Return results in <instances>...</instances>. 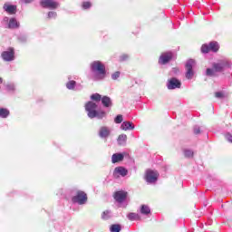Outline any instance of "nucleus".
Returning a JSON list of instances; mask_svg holds the SVG:
<instances>
[{
	"label": "nucleus",
	"instance_id": "1",
	"mask_svg": "<svg viewBox=\"0 0 232 232\" xmlns=\"http://www.w3.org/2000/svg\"><path fill=\"white\" fill-rule=\"evenodd\" d=\"M98 105L93 102H88L85 104V111L89 119H99L102 120L106 117V111L102 110H97Z\"/></svg>",
	"mask_w": 232,
	"mask_h": 232
},
{
	"label": "nucleus",
	"instance_id": "2",
	"mask_svg": "<svg viewBox=\"0 0 232 232\" xmlns=\"http://www.w3.org/2000/svg\"><path fill=\"white\" fill-rule=\"evenodd\" d=\"M95 81H102L106 77V65L101 61H93L90 64Z\"/></svg>",
	"mask_w": 232,
	"mask_h": 232
},
{
	"label": "nucleus",
	"instance_id": "3",
	"mask_svg": "<svg viewBox=\"0 0 232 232\" xmlns=\"http://www.w3.org/2000/svg\"><path fill=\"white\" fill-rule=\"evenodd\" d=\"M196 62L193 59H189L185 65L186 68V74L185 77L188 81H191L193 79V76L195 75V71H193V68H195Z\"/></svg>",
	"mask_w": 232,
	"mask_h": 232
},
{
	"label": "nucleus",
	"instance_id": "4",
	"mask_svg": "<svg viewBox=\"0 0 232 232\" xmlns=\"http://www.w3.org/2000/svg\"><path fill=\"white\" fill-rule=\"evenodd\" d=\"M72 200L73 204H79L80 206H82L83 204H86L88 196H86V193L83 191H78L76 196L72 197Z\"/></svg>",
	"mask_w": 232,
	"mask_h": 232
},
{
	"label": "nucleus",
	"instance_id": "5",
	"mask_svg": "<svg viewBox=\"0 0 232 232\" xmlns=\"http://www.w3.org/2000/svg\"><path fill=\"white\" fill-rule=\"evenodd\" d=\"M145 180L148 182V184H155V182L159 180V172L151 169L147 170Z\"/></svg>",
	"mask_w": 232,
	"mask_h": 232
},
{
	"label": "nucleus",
	"instance_id": "6",
	"mask_svg": "<svg viewBox=\"0 0 232 232\" xmlns=\"http://www.w3.org/2000/svg\"><path fill=\"white\" fill-rule=\"evenodd\" d=\"M40 6L42 8H48L49 10H57L58 6H61L59 2L53 0H41Z\"/></svg>",
	"mask_w": 232,
	"mask_h": 232
},
{
	"label": "nucleus",
	"instance_id": "7",
	"mask_svg": "<svg viewBox=\"0 0 232 232\" xmlns=\"http://www.w3.org/2000/svg\"><path fill=\"white\" fill-rule=\"evenodd\" d=\"M231 64L227 60L219 61L218 63H214L212 68H214L216 73L218 72H224L226 68H230Z\"/></svg>",
	"mask_w": 232,
	"mask_h": 232
},
{
	"label": "nucleus",
	"instance_id": "8",
	"mask_svg": "<svg viewBox=\"0 0 232 232\" xmlns=\"http://www.w3.org/2000/svg\"><path fill=\"white\" fill-rule=\"evenodd\" d=\"M1 57L5 63L14 61L15 59V52L14 51V48H9L7 51H4Z\"/></svg>",
	"mask_w": 232,
	"mask_h": 232
},
{
	"label": "nucleus",
	"instance_id": "9",
	"mask_svg": "<svg viewBox=\"0 0 232 232\" xmlns=\"http://www.w3.org/2000/svg\"><path fill=\"white\" fill-rule=\"evenodd\" d=\"M181 86H182V82H180V80H179L175 77L169 79L167 82L168 90L180 89Z\"/></svg>",
	"mask_w": 232,
	"mask_h": 232
},
{
	"label": "nucleus",
	"instance_id": "10",
	"mask_svg": "<svg viewBox=\"0 0 232 232\" xmlns=\"http://www.w3.org/2000/svg\"><path fill=\"white\" fill-rule=\"evenodd\" d=\"M127 198L128 192L124 190L117 191L114 194V199L116 200V202H118V204H122V202H124V200H126Z\"/></svg>",
	"mask_w": 232,
	"mask_h": 232
},
{
	"label": "nucleus",
	"instance_id": "11",
	"mask_svg": "<svg viewBox=\"0 0 232 232\" xmlns=\"http://www.w3.org/2000/svg\"><path fill=\"white\" fill-rule=\"evenodd\" d=\"M173 59V53L168 52V53H163L160 56L159 63L160 64H168L169 61Z\"/></svg>",
	"mask_w": 232,
	"mask_h": 232
},
{
	"label": "nucleus",
	"instance_id": "12",
	"mask_svg": "<svg viewBox=\"0 0 232 232\" xmlns=\"http://www.w3.org/2000/svg\"><path fill=\"white\" fill-rule=\"evenodd\" d=\"M128 170L124 167H116L113 170V177L119 179V177H126Z\"/></svg>",
	"mask_w": 232,
	"mask_h": 232
},
{
	"label": "nucleus",
	"instance_id": "13",
	"mask_svg": "<svg viewBox=\"0 0 232 232\" xmlns=\"http://www.w3.org/2000/svg\"><path fill=\"white\" fill-rule=\"evenodd\" d=\"M3 8L6 14H9V15H14L17 13V5H10L8 3H5L3 5Z\"/></svg>",
	"mask_w": 232,
	"mask_h": 232
},
{
	"label": "nucleus",
	"instance_id": "14",
	"mask_svg": "<svg viewBox=\"0 0 232 232\" xmlns=\"http://www.w3.org/2000/svg\"><path fill=\"white\" fill-rule=\"evenodd\" d=\"M66 88L67 90H74L75 92H80L81 90H82V85L77 84V82L73 80H70L66 83Z\"/></svg>",
	"mask_w": 232,
	"mask_h": 232
},
{
	"label": "nucleus",
	"instance_id": "15",
	"mask_svg": "<svg viewBox=\"0 0 232 232\" xmlns=\"http://www.w3.org/2000/svg\"><path fill=\"white\" fill-rule=\"evenodd\" d=\"M110 133H111V130L109 127L103 126L99 130V137L101 139H108Z\"/></svg>",
	"mask_w": 232,
	"mask_h": 232
},
{
	"label": "nucleus",
	"instance_id": "16",
	"mask_svg": "<svg viewBox=\"0 0 232 232\" xmlns=\"http://www.w3.org/2000/svg\"><path fill=\"white\" fill-rule=\"evenodd\" d=\"M21 26V24L17 21L15 17H11L9 19V24L7 25V28L9 30H17Z\"/></svg>",
	"mask_w": 232,
	"mask_h": 232
},
{
	"label": "nucleus",
	"instance_id": "17",
	"mask_svg": "<svg viewBox=\"0 0 232 232\" xmlns=\"http://www.w3.org/2000/svg\"><path fill=\"white\" fill-rule=\"evenodd\" d=\"M121 130L128 131L130 130H135V125L131 121H123L121 125Z\"/></svg>",
	"mask_w": 232,
	"mask_h": 232
},
{
	"label": "nucleus",
	"instance_id": "18",
	"mask_svg": "<svg viewBox=\"0 0 232 232\" xmlns=\"http://www.w3.org/2000/svg\"><path fill=\"white\" fill-rule=\"evenodd\" d=\"M124 160V154L122 153H114L111 156L112 164H117V162H122Z\"/></svg>",
	"mask_w": 232,
	"mask_h": 232
},
{
	"label": "nucleus",
	"instance_id": "19",
	"mask_svg": "<svg viewBox=\"0 0 232 232\" xmlns=\"http://www.w3.org/2000/svg\"><path fill=\"white\" fill-rule=\"evenodd\" d=\"M117 142L119 146H126V142H128V136L126 134L119 135Z\"/></svg>",
	"mask_w": 232,
	"mask_h": 232
},
{
	"label": "nucleus",
	"instance_id": "20",
	"mask_svg": "<svg viewBox=\"0 0 232 232\" xmlns=\"http://www.w3.org/2000/svg\"><path fill=\"white\" fill-rule=\"evenodd\" d=\"M102 104L104 106V108H111L112 106L111 99L108 96H103L102 98Z\"/></svg>",
	"mask_w": 232,
	"mask_h": 232
},
{
	"label": "nucleus",
	"instance_id": "21",
	"mask_svg": "<svg viewBox=\"0 0 232 232\" xmlns=\"http://www.w3.org/2000/svg\"><path fill=\"white\" fill-rule=\"evenodd\" d=\"M140 213L141 215H150L151 213V209L148 205H141Z\"/></svg>",
	"mask_w": 232,
	"mask_h": 232
},
{
	"label": "nucleus",
	"instance_id": "22",
	"mask_svg": "<svg viewBox=\"0 0 232 232\" xmlns=\"http://www.w3.org/2000/svg\"><path fill=\"white\" fill-rule=\"evenodd\" d=\"M10 115V111L5 108H0V119H7V117Z\"/></svg>",
	"mask_w": 232,
	"mask_h": 232
},
{
	"label": "nucleus",
	"instance_id": "23",
	"mask_svg": "<svg viewBox=\"0 0 232 232\" xmlns=\"http://www.w3.org/2000/svg\"><path fill=\"white\" fill-rule=\"evenodd\" d=\"M208 47L210 52H218V43L217 42H210Z\"/></svg>",
	"mask_w": 232,
	"mask_h": 232
},
{
	"label": "nucleus",
	"instance_id": "24",
	"mask_svg": "<svg viewBox=\"0 0 232 232\" xmlns=\"http://www.w3.org/2000/svg\"><path fill=\"white\" fill-rule=\"evenodd\" d=\"M111 218V211L105 210L102 212V220H110Z\"/></svg>",
	"mask_w": 232,
	"mask_h": 232
},
{
	"label": "nucleus",
	"instance_id": "25",
	"mask_svg": "<svg viewBox=\"0 0 232 232\" xmlns=\"http://www.w3.org/2000/svg\"><path fill=\"white\" fill-rule=\"evenodd\" d=\"M206 75L208 77H215V75H217V71H215V68L212 67L211 68H208L206 71Z\"/></svg>",
	"mask_w": 232,
	"mask_h": 232
},
{
	"label": "nucleus",
	"instance_id": "26",
	"mask_svg": "<svg viewBox=\"0 0 232 232\" xmlns=\"http://www.w3.org/2000/svg\"><path fill=\"white\" fill-rule=\"evenodd\" d=\"M127 218H129V220L130 221H133V220H139L140 217H139V214L130 212L127 215Z\"/></svg>",
	"mask_w": 232,
	"mask_h": 232
},
{
	"label": "nucleus",
	"instance_id": "27",
	"mask_svg": "<svg viewBox=\"0 0 232 232\" xmlns=\"http://www.w3.org/2000/svg\"><path fill=\"white\" fill-rule=\"evenodd\" d=\"M10 24V18L8 16H5L2 21L1 24L4 28H8V24Z\"/></svg>",
	"mask_w": 232,
	"mask_h": 232
},
{
	"label": "nucleus",
	"instance_id": "28",
	"mask_svg": "<svg viewBox=\"0 0 232 232\" xmlns=\"http://www.w3.org/2000/svg\"><path fill=\"white\" fill-rule=\"evenodd\" d=\"M82 10H90V8H92V2H89V1L82 2Z\"/></svg>",
	"mask_w": 232,
	"mask_h": 232
},
{
	"label": "nucleus",
	"instance_id": "29",
	"mask_svg": "<svg viewBox=\"0 0 232 232\" xmlns=\"http://www.w3.org/2000/svg\"><path fill=\"white\" fill-rule=\"evenodd\" d=\"M121 225L119 224L111 225L110 228L111 232H121Z\"/></svg>",
	"mask_w": 232,
	"mask_h": 232
},
{
	"label": "nucleus",
	"instance_id": "30",
	"mask_svg": "<svg viewBox=\"0 0 232 232\" xmlns=\"http://www.w3.org/2000/svg\"><path fill=\"white\" fill-rule=\"evenodd\" d=\"M5 90H7V92H15V84L14 83H7L5 85Z\"/></svg>",
	"mask_w": 232,
	"mask_h": 232
},
{
	"label": "nucleus",
	"instance_id": "31",
	"mask_svg": "<svg viewBox=\"0 0 232 232\" xmlns=\"http://www.w3.org/2000/svg\"><path fill=\"white\" fill-rule=\"evenodd\" d=\"M91 99H92V101H95L96 102H100V101H102V97L99 93H94V94L91 95Z\"/></svg>",
	"mask_w": 232,
	"mask_h": 232
},
{
	"label": "nucleus",
	"instance_id": "32",
	"mask_svg": "<svg viewBox=\"0 0 232 232\" xmlns=\"http://www.w3.org/2000/svg\"><path fill=\"white\" fill-rule=\"evenodd\" d=\"M184 156H185L187 159H191V157H193V150H188V149H186V150H184Z\"/></svg>",
	"mask_w": 232,
	"mask_h": 232
},
{
	"label": "nucleus",
	"instance_id": "33",
	"mask_svg": "<svg viewBox=\"0 0 232 232\" xmlns=\"http://www.w3.org/2000/svg\"><path fill=\"white\" fill-rule=\"evenodd\" d=\"M47 17H48V19H57V12H55V11H50V12L47 14Z\"/></svg>",
	"mask_w": 232,
	"mask_h": 232
},
{
	"label": "nucleus",
	"instance_id": "34",
	"mask_svg": "<svg viewBox=\"0 0 232 232\" xmlns=\"http://www.w3.org/2000/svg\"><path fill=\"white\" fill-rule=\"evenodd\" d=\"M201 52H202V53H209V52H211L210 49H209V45H208L206 44H203L201 46Z\"/></svg>",
	"mask_w": 232,
	"mask_h": 232
},
{
	"label": "nucleus",
	"instance_id": "35",
	"mask_svg": "<svg viewBox=\"0 0 232 232\" xmlns=\"http://www.w3.org/2000/svg\"><path fill=\"white\" fill-rule=\"evenodd\" d=\"M111 77L112 81H117V79H119V77H121V72L117 71V72H113Z\"/></svg>",
	"mask_w": 232,
	"mask_h": 232
},
{
	"label": "nucleus",
	"instance_id": "36",
	"mask_svg": "<svg viewBox=\"0 0 232 232\" xmlns=\"http://www.w3.org/2000/svg\"><path fill=\"white\" fill-rule=\"evenodd\" d=\"M122 121H123V118H122V115H121V114L117 115L114 119V122L116 124H121L122 122Z\"/></svg>",
	"mask_w": 232,
	"mask_h": 232
},
{
	"label": "nucleus",
	"instance_id": "37",
	"mask_svg": "<svg viewBox=\"0 0 232 232\" xmlns=\"http://www.w3.org/2000/svg\"><path fill=\"white\" fill-rule=\"evenodd\" d=\"M18 40L20 41V43H26V41H28V37H26V35H20L18 37Z\"/></svg>",
	"mask_w": 232,
	"mask_h": 232
},
{
	"label": "nucleus",
	"instance_id": "38",
	"mask_svg": "<svg viewBox=\"0 0 232 232\" xmlns=\"http://www.w3.org/2000/svg\"><path fill=\"white\" fill-rule=\"evenodd\" d=\"M130 59V56L128 54H122L120 56L121 61H128Z\"/></svg>",
	"mask_w": 232,
	"mask_h": 232
},
{
	"label": "nucleus",
	"instance_id": "39",
	"mask_svg": "<svg viewBox=\"0 0 232 232\" xmlns=\"http://www.w3.org/2000/svg\"><path fill=\"white\" fill-rule=\"evenodd\" d=\"M194 133H195V135H200V127L195 126L194 127Z\"/></svg>",
	"mask_w": 232,
	"mask_h": 232
},
{
	"label": "nucleus",
	"instance_id": "40",
	"mask_svg": "<svg viewBox=\"0 0 232 232\" xmlns=\"http://www.w3.org/2000/svg\"><path fill=\"white\" fill-rule=\"evenodd\" d=\"M215 97H217V99H222L224 97V93L218 92L215 93Z\"/></svg>",
	"mask_w": 232,
	"mask_h": 232
},
{
	"label": "nucleus",
	"instance_id": "41",
	"mask_svg": "<svg viewBox=\"0 0 232 232\" xmlns=\"http://www.w3.org/2000/svg\"><path fill=\"white\" fill-rule=\"evenodd\" d=\"M225 138L227 139V140L228 142H231V143H232V135H231L230 133H227V134L225 135Z\"/></svg>",
	"mask_w": 232,
	"mask_h": 232
},
{
	"label": "nucleus",
	"instance_id": "42",
	"mask_svg": "<svg viewBox=\"0 0 232 232\" xmlns=\"http://www.w3.org/2000/svg\"><path fill=\"white\" fill-rule=\"evenodd\" d=\"M180 70H179V68H173L171 70V73H173L174 75H177V73H179Z\"/></svg>",
	"mask_w": 232,
	"mask_h": 232
},
{
	"label": "nucleus",
	"instance_id": "43",
	"mask_svg": "<svg viewBox=\"0 0 232 232\" xmlns=\"http://www.w3.org/2000/svg\"><path fill=\"white\" fill-rule=\"evenodd\" d=\"M22 1H23V3L28 4V3H32V1H34V0H22Z\"/></svg>",
	"mask_w": 232,
	"mask_h": 232
}]
</instances>
